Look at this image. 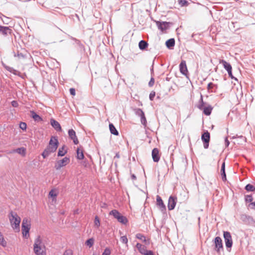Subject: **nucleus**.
<instances>
[{
	"mask_svg": "<svg viewBox=\"0 0 255 255\" xmlns=\"http://www.w3.org/2000/svg\"><path fill=\"white\" fill-rule=\"evenodd\" d=\"M8 218L12 228L14 230L19 231L21 218L18 216L17 214L11 211L9 213Z\"/></svg>",
	"mask_w": 255,
	"mask_h": 255,
	"instance_id": "obj_1",
	"label": "nucleus"
},
{
	"mask_svg": "<svg viewBox=\"0 0 255 255\" xmlns=\"http://www.w3.org/2000/svg\"><path fill=\"white\" fill-rule=\"evenodd\" d=\"M197 107L203 111V113L206 116H210L213 110V107L210 105H207L203 101V96L201 94L199 104Z\"/></svg>",
	"mask_w": 255,
	"mask_h": 255,
	"instance_id": "obj_2",
	"label": "nucleus"
},
{
	"mask_svg": "<svg viewBox=\"0 0 255 255\" xmlns=\"http://www.w3.org/2000/svg\"><path fill=\"white\" fill-rule=\"evenodd\" d=\"M42 243L40 237L38 236L34 241L33 251L36 255H46V251L42 249Z\"/></svg>",
	"mask_w": 255,
	"mask_h": 255,
	"instance_id": "obj_3",
	"label": "nucleus"
},
{
	"mask_svg": "<svg viewBox=\"0 0 255 255\" xmlns=\"http://www.w3.org/2000/svg\"><path fill=\"white\" fill-rule=\"evenodd\" d=\"M109 215L113 216L117 221L123 224L126 225L128 222V220L126 216H123L118 210L113 209L109 212Z\"/></svg>",
	"mask_w": 255,
	"mask_h": 255,
	"instance_id": "obj_4",
	"label": "nucleus"
},
{
	"mask_svg": "<svg viewBox=\"0 0 255 255\" xmlns=\"http://www.w3.org/2000/svg\"><path fill=\"white\" fill-rule=\"evenodd\" d=\"M30 229V224L28 223L27 218H24L22 222L21 230L23 237L25 239H28L29 237V230Z\"/></svg>",
	"mask_w": 255,
	"mask_h": 255,
	"instance_id": "obj_5",
	"label": "nucleus"
},
{
	"mask_svg": "<svg viewBox=\"0 0 255 255\" xmlns=\"http://www.w3.org/2000/svg\"><path fill=\"white\" fill-rule=\"evenodd\" d=\"M59 142L57 136H52L49 141L48 145L47 147L50 149L52 152H54L57 149Z\"/></svg>",
	"mask_w": 255,
	"mask_h": 255,
	"instance_id": "obj_6",
	"label": "nucleus"
},
{
	"mask_svg": "<svg viewBox=\"0 0 255 255\" xmlns=\"http://www.w3.org/2000/svg\"><path fill=\"white\" fill-rule=\"evenodd\" d=\"M154 21L156 23L158 29L162 32L169 29L170 26L173 24L172 22H171L161 21L155 20Z\"/></svg>",
	"mask_w": 255,
	"mask_h": 255,
	"instance_id": "obj_7",
	"label": "nucleus"
},
{
	"mask_svg": "<svg viewBox=\"0 0 255 255\" xmlns=\"http://www.w3.org/2000/svg\"><path fill=\"white\" fill-rule=\"evenodd\" d=\"M223 237L226 247L227 249H231L233 246V240L231 233L229 231H224Z\"/></svg>",
	"mask_w": 255,
	"mask_h": 255,
	"instance_id": "obj_8",
	"label": "nucleus"
},
{
	"mask_svg": "<svg viewBox=\"0 0 255 255\" xmlns=\"http://www.w3.org/2000/svg\"><path fill=\"white\" fill-rule=\"evenodd\" d=\"M214 244V250L218 254L221 251H223V245L222 239L220 237H216L213 240Z\"/></svg>",
	"mask_w": 255,
	"mask_h": 255,
	"instance_id": "obj_9",
	"label": "nucleus"
},
{
	"mask_svg": "<svg viewBox=\"0 0 255 255\" xmlns=\"http://www.w3.org/2000/svg\"><path fill=\"white\" fill-rule=\"evenodd\" d=\"M70 161V158L68 157H64L61 160H59L56 162L54 165V168L56 170H59L61 167L65 166Z\"/></svg>",
	"mask_w": 255,
	"mask_h": 255,
	"instance_id": "obj_10",
	"label": "nucleus"
},
{
	"mask_svg": "<svg viewBox=\"0 0 255 255\" xmlns=\"http://www.w3.org/2000/svg\"><path fill=\"white\" fill-rule=\"evenodd\" d=\"M201 140L203 143L204 148L207 149L209 147L210 140V133L208 130H206L202 134Z\"/></svg>",
	"mask_w": 255,
	"mask_h": 255,
	"instance_id": "obj_11",
	"label": "nucleus"
},
{
	"mask_svg": "<svg viewBox=\"0 0 255 255\" xmlns=\"http://www.w3.org/2000/svg\"><path fill=\"white\" fill-rule=\"evenodd\" d=\"M240 219L246 225H253L255 223L254 219L252 216L246 214H242Z\"/></svg>",
	"mask_w": 255,
	"mask_h": 255,
	"instance_id": "obj_12",
	"label": "nucleus"
},
{
	"mask_svg": "<svg viewBox=\"0 0 255 255\" xmlns=\"http://www.w3.org/2000/svg\"><path fill=\"white\" fill-rule=\"evenodd\" d=\"M177 203V198L175 196H170L168 199V209L169 210H173L175 206L176 205Z\"/></svg>",
	"mask_w": 255,
	"mask_h": 255,
	"instance_id": "obj_13",
	"label": "nucleus"
},
{
	"mask_svg": "<svg viewBox=\"0 0 255 255\" xmlns=\"http://www.w3.org/2000/svg\"><path fill=\"white\" fill-rule=\"evenodd\" d=\"M179 70L180 73L187 77L188 74V71L187 69L186 61L185 60H182L179 64Z\"/></svg>",
	"mask_w": 255,
	"mask_h": 255,
	"instance_id": "obj_14",
	"label": "nucleus"
},
{
	"mask_svg": "<svg viewBox=\"0 0 255 255\" xmlns=\"http://www.w3.org/2000/svg\"><path fill=\"white\" fill-rule=\"evenodd\" d=\"M156 205L159 206L161 212L165 213L166 211V208L164 204L162 198L159 196H156Z\"/></svg>",
	"mask_w": 255,
	"mask_h": 255,
	"instance_id": "obj_15",
	"label": "nucleus"
},
{
	"mask_svg": "<svg viewBox=\"0 0 255 255\" xmlns=\"http://www.w3.org/2000/svg\"><path fill=\"white\" fill-rule=\"evenodd\" d=\"M68 133L69 138L73 140L74 144H78L79 143V141L76 136L75 131L72 128L69 129L68 131Z\"/></svg>",
	"mask_w": 255,
	"mask_h": 255,
	"instance_id": "obj_16",
	"label": "nucleus"
},
{
	"mask_svg": "<svg viewBox=\"0 0 255 255\" xmlns=\"http://www.w3.org/2000/svg\"><path fill=\"white\" fill-rule=\"evenodd\" d=\"M12 33V29L8 26H4L0 25V34L6 36L8 35H11Z\"/></svg>",
	"mask_w": 255,
	"mask_h": 255,
	"instance_id": "obj_17",
	"label": "nucleus"
},
{
	"mask_svg": "<svg viewBox=\"0 0 255 255\" xmlns=\"http://www.w3.org/2000/svg\"><path fill=\"white\" fill-rule=\"evenodd\" d=\"M51 126L57 131H61L62 128L60 124L55 119L52 118L50 121Z\"/></svg>",
	"mask_w": 255,
	"mask_h": 255,
	"instance_id": "obj_18",
	"label": "nucleus"
},
{
	"mask_svg": "<svg viewBox=\"0 0 255 255\" xmlns=\"http://www.w3.org/2000/svg\"><path fill=\"white\" fill-rule=\"evenodd\" d=\"M152 157L153 160L155 162H157L160 159V155L159 154V150L157 148H154L152 150Z\"/></svg>",
	"mask_w": 255,
	"mask_h": 255,
	"instance_id": "obj_19",
	"label": "nucleus"
},
{
	"mask_svg": "<svg viewBox=\"0 0 255 255\" xmlns=\"http://www.w3.org/2000/svg\"><path fill=\"white\" fill-rule=\"evenodd\" d=\"M220 64H222L225 68V69L228 72L232 70V67L231 64L228 62H227L225 60H221L220 62Z\"/></svg>",
	"mask_w": 255,
	"mask_h": 255,
	"instance_id": "obj_20",
	"label": "nucleus"
},
{
	"mask_svg": "<svg viewBox=\"0 0 255 255\" xmlns=\"http://www.w3.org/2000/svg\"><path fill=\"white\" fill-rule=\"evenodd\" d=\"M175 39L174 38H170L165 42V45L169 49H172L175 45Z\"/></svg>",
	"mask_w": 255,
	"mask_h": 255,
	"instance_id": "obj_21",
	"label": "nucleus"
},
{
	"mask_svg": "<svg viewBox=\"0 0 255 255\" xmlns=\"http://www.w3.org/2000/svg\"><path fill=\"white\" fill-rule=\"evenodd\" d=\"M221 176L222 179L223 181L227 180L226 174L225 171V162H223L221 165Z\"/></svg>",
	"mask_w": 255,
	"mask_h": 255,
	"instance_id": "obj_22",
	"label": "nucleus"
},
{
	"mask_svg": "<svg viewBox=\"0 0 255 255\" xmlns=\"http://www.w3.org/2000/svg\"><path fill=\"white\" fill-rule=\"evenodd\" d=\"M65 148L66 145H63L59 148L57 152V156L58 157L63 156L67 153V150L65 149Z\"/></svg>",
	"mask_w": 255,
	"mask_h": 255,
	"instance_id": "obj_23",
	"label": "nucleus"
},
{
	"mask_svg": "<svg viewBox=\"0 0 255 255\" xmlns=\"http://www.w3.org/2000/svg\"><path fill=\"white\" fill-rule=\"evenodd\" d=\"M148 46V43L147 42L144 40H140L138 43V47L141 50H146Z\"/></svg>",
	"mask_w": 255,
	"mask_h": 255,
	"instance_id": "obj_24",
	"label": "nucleus"
},
{
	"mask_svg": "<svg viewBox=\"0 0 255 255\" xmlns=\"http://www.w3.org/2000/svg\"><path fill=\"white\" fill-rule=\"evenodd\" d=\"M30 114L31 117L34 120V121L39 122L42 121V118L34 111H31Z\"/></svg>",
	"mask_w": 255,
	"mask_h": 255,
	"instance_id": "obj_25",
	"label": "nucleus"
},
{
	"mask_svg": "<svg viewBox=\"0 0 255 255\" xmlns=\"http://www.w3.org/2000/svg\"><path fill=\"white\" fill-rule=\"evenodd\" d=\"M109 129L110 132L114 135H119V133L115 126L112 123L109 124Z\"/></svg>",
	"mask_w": 255,
	"mask_h": 255,
	"instance_id": "obj_26",
	"label": "nucleus"
},
{
	"mask_svg": "<svg viewBox=\"0 0 255 255\" xmlns=\"http://www.w3.org/2000/svg\"><path fill=\"white\" fill-rule=\"evenodd\" d=\"M136 247L138 249L139 252L143 255L145 251H146L147 250L146 249V247L142 245L141 244L137 243L136 245Z\"/></svg>",
	"mask_w": 255,
	"mask_h": 255,
	"instance_id": "obj_27",
	"label": "nucleus"
},
{
	"mask_svg": "<svg viewBox=\"0 0 255 255\" xmlns=\"http://www.w3.org/2000/svg\"><path fill=\"white\" fill-rule=\"evenodd\" d=\"M217 89V85L214 84L212 82H210L209 83H208L207 86V89L208 91H210L211 92H215Z\"/></svg>",
	"mask_w": 255,
	"mask_h": 255,
	"instance_id": "obj_28",
	"label": "nucleus"
},
{
	"mask_svg": "<svg viewBox=\"0 0 255 255\" xmlns=\"http://www.w3.org/2000/svg\"><path fill=\"white\" fill-rule=\"evenodd\" d=\"M53 153L52 151L49 149L47 147L43 150L42 153H41V155L42 156L44 159L46 158L50 153Z\"/></svg>",
	"mask_w": 255,
	"mask_h": 255,
	"instance_id": "obj_29",
	"label": "nucleus"
},
{
	"mask_svg": "<svg viewBox=\"0 0 255 255\" xmlns=\"http://www.w3.org/2000/svg\"><path fill=\"white\" fill-rule=\"evenodd\" d=\"M77 156L76 158L78 159H84V155L82 150H80L79 148H78L76 150Z\"/></svg>",
	"mask_w": 255,
	"mask_h": 255,
	"instance_id": "obj_30",
	"label": "nucleus"
},
{
	"mask_svg": "<svg viewBox=\"0 0 255 255\" xmlns=\"http://www.w3.org/2000/svg\"><path fill=\"white\" fill-rule=\"evenodd\" d=\"M14 151L21 155H25L26 154V148L24 147H18L15 149Z\"/></svg>",
	"mask_w": 255,
	"mask_h": 255,
	"instance_id": "obj_31",
	"label": "nucleus"
},
{
	"mask_svg": "<svg viewBox=\"0 0 255 255\" xmlns=\"http://www.w3.org/2000/svg\"><path fill=\"white\" fill-rule=\"evenodd\" d=\"M95 239L94 238H91L87 240L85 243V245L89 248L92 247L94 244Z\"/></svg>",
	"mask_w": 255,
	"mask_h": 255,
	"instance_id": "obj_32",
	"label": "nucleus"
},
{
	"mask_svg": "<svg viewBox=\"0 0 255 255\" xmlns=\"http://www.w3.org/2000/svg\"><path fill=\"white\" fill-rule=\"evenodd\" d=\"M245 189L247 192H254L255 191V186L251 184H248L245 187Z\"/></svg>",
	"mask_w": 255,
	"mask_h": 255,
	"instance_id": "obj_33",
	"label": "nucleus"
},
{
	"mask_svg": "<svg viewBox=\"0 0 255 255\" xmlns=\"http://www.w3.org/2000/svg\"><path fill=\"white\" fill-rule=\"evenodd\" d=\"M58 194L55 192L54 189L51 190L49 192V196L52 199V200H55Z\"/></svg>",
	"mask_w": 255,
	"mask_h": 255,
	"instance_id": "obj_34",
	"label": "nucleus"
},
{
	"mask_svg": "<svg viewBox=\"0 0 255 255\" xmlns=\"http://www.w3.org/2000/svg\"><path fill=\"white\" fill-rule=\"evenodd\" d=\"M139 117L140 118L141 123L144 127V128H145L147 126V121L145 116V114H144L143 115Z\"/></svg>",
	"mask_w": 255,
	"mask_h": 255,
	"instance_id": "obj_35",
	"label": "nucleus"
},
{
	"mask_svg": "<svg viewBox=\"0 0 255 255\" xmlns=\"http://www.w3.org/2000/svg\"><path fill=\"white\" fill-rule=\"evenodd\" d=\"M0 245L2 247H5L6 246V242L4 239L3 235L0 232Z\"/></svg>",
	"mask_w": 255,
	"mask_h": 255,
	"instance_id": "obj_36",
	"label": "nucleus"
},
{
	"mask_svg": "<svg viewBox=\"0 0 255 255\" xmlns=\"http://www.w3.org/2000/svg\"><path fill=\"white\" fill-rule=\"evenodd\" d=\"M136 238L141 240L143 242L146 243V240L145 237L141 233H138L136 235Z\"/></svg>",
	"mask_w": 255,
	"mask_h": 255,
	"instance_id": "obj_37",
	"label": "nucleus"
},
{
	"mask_svg": "<svg viewBox=\"0 0 255 255\" xmlns=\"http://www.w3.org/2000/svg\"><path fill=\"white\" fill-rule=\"evenodd\" d=\"M179 4L181 6H187L189 4V2L186 0H178Z\"/></svg>",
	"mask_w": 255,
	"mask_h": 255,
	"instance_id": "obj_38",
	"label": "nucleus"
},
{
	"mask_svg": "<svg viewBox=\"0 0 255 255\" xmlns=\"http://www.w3.org/2000/svg\"><path fill=\"white\" fill-rule=\"evenodd\" d=\"M134 112L135 115L138 117H140L141 116L143 115L144 113V112L139 108H136L134 109Z\"/></svg>",
	"mask_w": 255,
	"mask_h": 255,
	"instance_id": "obj_39",
	"label": "nucleus"
},
{
	"mask_svg": "<svg viewBox=\"0 0 255 255\" xmlns=\"http://www.w3.org/2000/svg\"><path fill=\"white\" fill-rule=\"evenodd\" d=\"M253 200V198L251 194L245 196V201L246 203H252Z\"/></svg>",
	"mask_w": 255,
	"mask_h": 255,
	"instance_id": "obj_40",
	"label": "nucleus"
},
{
	"mask_svg": "<svg viewBox=\"0 0 255 255\" xmlns=\"http://www.w3.org/2000/svg\"><path fill=\"white\" fill-rule=\"evenodd\" d=\"M71 39L75 42V43L79 46L80 48L82 49L84 48V45L81 43L79 40L73 37H71Z\"/></svg>",
	"mask_w": 255,
	"mask_h": 255,
	"instance_id": "obj_41",
	"label": "nucleus"
},
{
	"mask_svg": "<svg viewBox=\"0 0 255 255\" xmlns=\"http://www.w3.org/2000/svg\"><path fill=\"white\" fill-rule=\"evenodd\" d=\"M19 128L23 130H26L27 125L25 123L21 122L19 124Z\"/></svg>",
	"mask_w": 255,
	"mask_h": 255,
	"instance_id": "obj_42",
	"label": "nucleus"
},
{
	"mask_svg": "<svg viewBox=\"0 0 255 255\" xmlns=\"http://www.w3.org/2000/svg\"><path fill=\"white\" fill-rule=\"evenodd\" d=\"M94 223L95 226L97 227H100V220L98 216H96L95 217Z\"/></svg>",
	"mask_w": 255,
	"mask_h": 255,
	"instance_id": "obj_43",
	"label": "nucleus"
},
{
	"mask_svg": "<svg viewBox=\"0 0 255 255\" xmlns=\"http://www.w3.org/2000/svg\"><path fill=\"white\" fill-rule=\"evenodd\" d=\"M111 254V252L110 249L109 248H106L103 253H102V255H110Z\"/></svg>",
	"mask_w": 255,
	"mask_h": 255,
	"instance_id": "obj_44",
	"label": "nucleus"
},
{
	"mask_svg": "<svg viewBox=\"0 0 255 255\" xmlns=\"http://www.w3.org/2000/svg\"><path fill=\"white\" fill-rule=\"evenodd\" d=\"M120 240L123 244H127L128 242V240L126 236H122L120 238Z\"/></svg>",
	"mask_w": 255,
	"mask_h": 255,
	"instance_id": "obj_45",
	"label": "nucleus"
},
{
	"mask_svg": "<svg viewBox=\"0 0 255 255\" xmlns=\"http://www.w3.org/2000/svg\"><path fill=\"white\" fill-rule=\"evenodd\" d=\"M155 96V92L154 91H151L149 96V99L150 101H153Z\"/></svg>",
	"mask_w": 255,
	"mask_h": 255,
	"instance_id": "obj_46",
	"label": "nucleus"
},
{
	"mask_svg": "<svg viewBox=\"0 0 255 255\" xmlns=\"http://www.w3.org/2000/svg\"><path fill=\"white\" fill-rule=\"evenodd\" d=\"M82 165L86 168L89 167L90 166L88 160H87V159L84 160L82 162Z\"/></svg>",
	"mask_w": 255,
	"mask_h": 255,
	"instance_id": "obj_47",
	"label": "nucleus"
},
{
	"mask_svg": "<svg viewBox=\"0 0 255 255\" xmlns=\"http://www.w3.org/2000/svg\"><path fill=\"white\" fill-rule=\"evenodd\" d=\"M73 251L70 250H66L63 253V255H73Z\"/></svg>",
	"mask_w": 255,
	"mask_h": 255,
	"instance_id": "obj_48",
	"label": "nucleus"
},
{
	"mask_svg": "<svg viewBox=\"0 0 255 255\" xmlns=\"http://www.w3.org/2000/svg\"><path fill=\"white\" fill-rule=\"evenodd\" d=\"M237 137L241 139L243 142H246V137L244 136L243 135L238 136V135H237L236 136H233L232 138H237Z\"/></svg>",
	"mask_w": 255,
	"mask_h": 255,
	"instance_id": "obj_49",
	"label": "nucleus"
},
{
	"mask_svg": "<svg viewBox=\"0 0 255 255\" xmlns=\"http://www.w3.org/2000/svg\"><path fill=\"white\" fill-rule=\"evenodd\" d=\"M154 83V79L153 77H151L149 82H148V86L151 87L153 86Z\"/></svg>",
	"mask_w": 255,
	"mask_h": 255,
	"instance_id": "obj_50",
	"label": "nucleus"
},
{
	"mask_svg": "<svg viewBox=\"0 0 255 255\" xmlns=\"http://www.w3.org/2000/svg\"><path fill=\"white\" fill-rule=\"evenodd\" d=\"M228 75L229 77H230L232 79H234L236 81H238V79L237 78L235 77L232 73V70H231L230 71L228 72Z\"/></svg>",
	"mask_w": 255,
	"mask_h": 255,
	"instance_id": "obj_51",
	"label": "nucleus"
},
{
	"mask_svg": "<svg viewBox=\"0 0 255 255\" xmlns=\"http://www.w3.org/2000/svg\"><path fill=\"white\" fill-rule=\"evenodd\" d=\"M11 105L13 107H14V108H16L18 106V102L15 100L11 101Z\"/></svg>",
	"mask_w": 255,
	"mask_h": 255,
	"instance_id": "obj_52",
	"label": "nucleus"
},
{
	"mask_svg": "<svg viewBox=\"0 0 255 255\" xmlns=\"http://www.w3.org/2000/svg\"><path fill=\"white\" fill-rule=\"evenodd\" d=\"M69 92L71 95L75 96L76 95L75 89L73 88H71L69 89Z\"/></svg>",
	"mask_w": 255,
	"mask_h": 255,
	"instance_id": "obj_53",
	"label": "nucleus"
},
{
	"mask_svg": "<svg viewBox=\"0 0 255 255\" xmlns=\"http://www.w3.org/2000/svg\"><path fill=\"white\" fill-rule=\"evenodd\" d=\"M143 255H154L153 252L151 250H147L143 254Z\"/></svg>",
	"mask_w": 255,
	"mask_h": 255,
	"instance_id": "obj_54",
	"label": "nucleus"
},
{
	"mask_svg": "<svg viewBox=\"0 0 255 255\" xmlns=\"http://www.w3.org/2000/svg\"><path fill=\"white\" fill-rule=\"evenodd\" d=\"M10 73H11L13 74L16 75V76H20V72L19 71H17L16 70L14 69V68L12 70V72H11Z\"/></svg>",
	"mask_w": 255,
	"mask_h": 255,
	"instance_id": "obj_55",
	"label": "nucleus"
},
{
	"mask_svg": "<svg viewBox=\"0 0 255 255\" xmlns=\"http://www.w3.org/2000/svg\"><path fill=\"white\" fill-rule=\"evenodd\" d=\"M225 146L226 147H228L230 144V141L228 140V138L227 137H226L225 138Z\"/></svg>",
	"mask_w": 255,
	"mask_h": 255,
	"instance_id": "obj_56",
	"label": "nucleus"
},
{
	"mask_svg": "<svg viewBox=\"0 0 255 255\" xmlns=\"http://www.w3.org/2000/svg\"><path fill=\"white\" fill-rule=\"evenodd\" d=\"M249 206L251 207V209L255 210V201L251 203L249 205Z\"/></svg>",
	"mask_w": 255,
	"mask_h": 255,
	"instance_id": "obj_57",
	"label": "nucleus"
},
{
	"mask_svg": "<svg viewBox=\"0 0 255 255\" xmlns=\"http://www.w3.org/2000/svg\"><path fill=\"white\" fill-rule=\"evenodd\" d=\"M5 68L9 72H12L13 69V68L9 66H5Z\"/></svg>",
	"mask_w": 255,
	"mask_h": 255,
	"instance_id": "obj_58",
	"label": "nucleus"
},
{
	"mask_svg": "<svg viewBox=\"0 0 255 255\" xmlns=\"http://www.w3.org/2000/svg\"><path fill=\"white\" fill-rule=\"evenodd\" d=\"M131 178L132 180H135L136 179V177L135 174H131Z\"/></svg>",
	"mask_w": 255,
	"mask_h": 255,
	"instance_id": "obj_59",
	"label": "nucleus"
},
{
	"mask_svg": "<svg viewBox=\"0 0 255 255\" xmlns=\"http://www.w3.org/2000/svg\"><path fill=\"white\" fill-rule=\"evenodd\" d=\"M120 157V155L119 154V153H116L115 156H114V158H119Z\"/></svg>",
	"mask_w": 255,
	"mask_h": 255,
	"instance_id": "obj_60",
	"label": "nucleus"
},
{
	"mask_svg": "<svg viewBox=\"0 0 255 255\" xmlns=\"http://www.w3.org/2000/svg\"><path fill=\"white\" fill-rule=\"evenodd\" d=\"M19 77H20L22 79H24L25 77H26V74H24L23 75H22L21 73L20 74V76H18Z\"/></svg>",
	"mask_w": 255,
	"mask_h": 255,
	"instance_id": "obj_61",
	"label": "nucleus"
},
{
	"mask_svg": "<svg viewBox=\"0 0 255 255\" xmlns=\"http://www.w3.org/2000/svg\"><path fill=\"white\" fill-rule=\"evenodd\" d=\"M17 56H18L19 57H23V58L24 57L23 54L22 53H17Z\"/></svg>",
	"mask_w": 255,
	"mask_h": 255,
	"instance_id": "obj_62",
	"label": "nucleus"
},
{
	"mask_svg": "<svg viewBox=\"0 0 255 255\" xmlns=\"http://www.w3.org/2000/svg\"><path fill=\"white\" fill-rule=\"evenodd\" d=\"M151 74H152V73H153V64L152 65V67L150 69Z\"/></svg>",
	"mask_w": 255,
	"mask_h": 255,
	"instance_id": "obj_63",
	"label": "nucleus"
},
{
	"mask_svg": "<svg viewBox=\"0 0 255 255\" xmlns=\"http://www.w3.org/2000/svg\"><path fill=\"white\" fill-rule=\"evenodd\" d=\"M166 80L167 81H169V79L168 78H166Z\"/></svg>",
	"mask_w": 255,
	"mask_h": 255,
	"instance_id": "obj_64",
	"label": "nucleus"
}]
</instances>
